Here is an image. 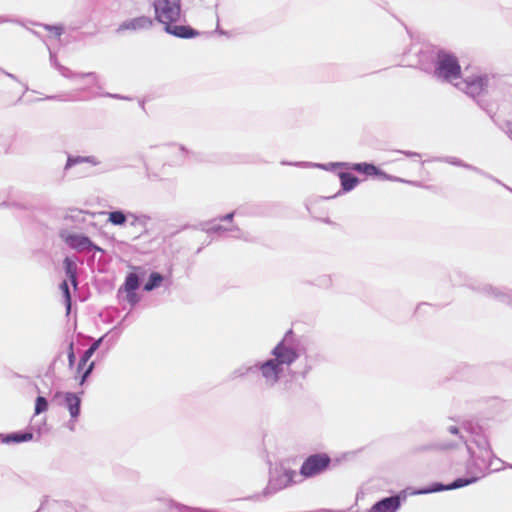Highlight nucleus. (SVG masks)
<instances>
[{
  "label": "nucleus",
  "mask_w": 512,
  "mask_h": 512,
  "mask_svg": "<svg viewBox=\"0 0 512 512\" xmlns=\"http://www.w3.org/2000/svg\"><path fill=\"white\" fill-rule=\"evenodd\" d=\"M154 6L156 19L165 26L168 33L185 39L199 35L190 26L176 25L181 18L180 0H157Z\"/></svg>",
  "instance_id": "1"
},
{
  "label": "nucleus",
  "mask_w": 512,
  "mask_h": 512,
  "mask_svg": "<svg viewBox=\"0 0 512 512\" xmlns=\"http://www.w3.org/2000/svg\"><path fill=\"white\" fill-rule=\"evenodd\" d=\"M435 73L438 77L451 82L460 77L461 67L455 56L441 52L437 57Z\"/></svg>",
  "instance_id": "2"
},
{
  "label": "nucleus",
  "mask_w": 512,
  "mask_h": 512,
  "mask_svg": "<svg viewBox=\"0 0 512 512\" xmlns=\"http://www.w3.org/2000/svg\"><path fill=\"white\" fill-rule=\"evenodd\" d=\"M330 463L331 459L325 453L311 455L303 462L300 474L304 478L314 477L324 472L329 467Z\"/></svg>",
  "instance_id": "3"
},
{
  "label": "nucleus",
  "mask_w": 512,
  "mask_h": 512,
  "mask_svg": "<svg viewBox=\"0 0 512 512\" xmlns=\"http://www.w3.org/2000/svg\"><path fill=\"white\" fill-rule=\"evenodd\" d=\"M487 85L488 79L486 76L475 75L467 77L461 83H457L456 87L475 98L480 96L486 90Z\"/></svg>",
  "instance_id": "4"
},
{
  "label": "nucleus",
  "mask_w": 512,
  "mask_h": 512,
  "mask_svg": "<svg viewBox=\"0 0 512 512\" xmlns=\"http://www.w3.org/2000/svg\"><path fill=\"white\" fill-rule=\"evenodd\" d=\"M274 360L282 365H290L297 358V353L294 349L285 346L282 342L279 343L272 351Z\"/></svg>",
  "instance_id": "5"
},
{
  "label": "nucleus",
  "mask_w": 512,
  "mask_h": 512,
  "mask_svg": "<svg viewBox=\"0 0 512 512\" xmlns=\"http://www.w3.org/2000/svg\"><path fill=\"white\" fill-rule=\"evenodd\" d=\"M260 370L263 377L274 384L278 381L279 375L283 369L274 359H270L261 365Z\"/></svg>",
  "instance_id": "6"
},
{
  "label": "nucleus",
  "mask_w": 512,
  "mask_h": 512,
  "mask_svg": "<svg viewBox=\"0 0 512 512\" xmlns=\"http://www.w3.org/2000/svg\"><path fill=\"white\" fill-rule=\"evenodd\" d=\"M401 505V499L399 496H391L384 498L381 501L375 503L369 512H396Z\"/></svg>",
  "instance_id": "7"
},
{
  "label": "nucleus",
  "mask_w": 512,
  "mask_h": 512,
  "mask_svg": "<svg viewBox=\"0 0 512 512\" xmlns=\"http://www.w3.org/2000/svg\"><path fill=\"white\" fill-rule=\"evenodd\" d=\"M474 481H476V478H472V479L459 478L449 485H442V484L436 483L430 488L423 489V490L419 491V493L427 494V493L439 492V491H443V490L457 489V488L467 486V485L473 483Z\"/></svg>",
  "instance_id": "8"
},
{
  "label": "nucleus",
  "mask_w": 512,
  "mask_h": 512,
  "mask_svg": "<svg viewBox=\"0 0 512 512\" xmlns=\"http://www.w3.org/2000/svg\"><path fill=\"white\" fill-rule=\"evenodd\" d=\"M295 471L283 469L277 472L276 476L271 480V485L275 489H282L294 482Z\"/></svg>",
  "instance_id": "9"
},
{
  "label": "nucleus",
  "mask_w": 512,
  "mask_h": 512,
  "mask_svg": "<svg viewBox=\"0 0 512 512\" xmlns=\"http://www.w3.org/2000/svg\"><path fill=\"white\" fill-rule=\"evenodd\" d=\"M295 471L283 469L277 472L276 476L271 480V485L275 489H282L294 482Z\"/></svg>",
  "instance_id": "10"
},
{
  "label": "nucleus",
  "mask_w": 512,
  "mask_h": 512,
  "mask_svg": "<svg viewBox=\"0 0 512 512\" xmlns=\"http://www.w3.org/2000/svg\"><path fill=\"white\" fill-rule=\"evenodd\" d=\"M65 242L73 249L86 250L92 246V242L86 236L79 234H71L65 238Z\"/></svg>",
  "instance_id": "11"
},
{
  "label": "nucleus",
  "mask_w": 512,
  "mask_h": 512,
  "mask_svg": "<svg viewBox=\"0 0 512 512\" xmlns=\"http://www.w3.org/2000/svg\"><path fill=\"white\" fill-rule=\"evenodd\" d=\"M94 353H95V351L92 348L89 347L84 352V354H83V356H82V358H81V360H80V362L78 364V368H77L78 372L83 371V375H82L80 384L84 383V381L86 380V378L88 377V375L91 373V371L94 368V362H90L88 364L87 368H85L86 365H87V362L90 360V358L93 356Z\"/></svg>",
  "instance_id": "12"
},
{
  "label": "nucleus",
  "mask_w": 512,
  "mask_h": 512,
  "mask_svg": "<svg viewBox=\"0 0 512 512\" xmlns=\"http://www.w3.org/2000/svg\"><path fill=\"white\" fill-rule=\"evenodd\" d=\"M94 353H95V351L92 348L89 347L84 352V354H83V356H82V358H81V360H80V362L78 364V368H77L78 372L83 371V375H82L80 384L84 383V381L86 380V378L88 377V375L91 373V371L94 368V362H90L88 364L87 368H85L86 365H87V362L90 360V358L93 356Z\"/></svg>",
  "instance_id": "13"
},
{
  "label": "nucleus",
  "mask_w": 512,
  "mask_h": 512,
  "mask_svg": "<svg viewBox=\"0 0 512 512\" xmlns=\"http://www.w3.org/2000/svg\"><path fill=\"white\" fill-rule=\"evenodd\" d=\"M94 353H95V351L92 348L89 347L84 352V354H83V356H82V358H81V360H80V362L78 364V368H77L78 372L83 371V375H82L80 384L84 383V381L86 380V378L88 377V375L91 373V371L94 368V362H90L88 364L87 368H85L86 365H87V362L90 360V358L93 356Z\"/></svg>",
  "instance_id": "14"
},
{
  "label": "nucleus",
  "mask_w": 512,
  "mask_h": 512,
  "mask_svg": "<svg viewBox=\"0 0 512 512\" xmlns=\"http://www.w3.org/2000/svg\"><path fill=\"white\" fill-rule=\"evenodd\" d=\"M64 398L71 417L77 418L80 413V398L76 394L71 392L65 393Z\"/></svg>",
  "instance_id": "15"
},
{
  "label": "nucleus",
  "mask_w": 512,
  "mask_h": 512,
  "mask_svg": "<svg viewBox=\"0 0 512 512\" xmlns=\"http://www.w3.org/2000/svg\"><path fill=\"white\" fill-rule=\"evenodd\" d=\"M351 169H353L355 171H358L360 173H363V174H365L367 176H380V177H383V178H387V175L384 172L380 171L373 164L357 163V164H353L351 166Z\"/></svg>",
  "instance_id": "16"
},
{
  "label": "nucleus",
  "mask_w": 512,
  "mask_h": 512,
  "mask_svg": "<svg viewBox=\"0 0 512 512\" xmlns=\"http://www.w3.org/2000/svg\"><path fill=\"white\" fill-rule=\"evenodd\" d=\"M33 437V433L31 432L0 434L1 442L5 444L27 442L31 441Z\"/></svg>",
  "instance_id": "17"
},
{
  "label": "nucleus",
  "mask_w": 512,
  "mask_h": 512,
  "mask_svg": "<svg viewBox=\"0 0 512 512\" xmlns=\"http://www.w3.org/2000/svg\"><path fill=\"white\" fill-rule=\"evenodd\" d=\"M341 185L344 191H350L355 188L359 182L358 178L351 173L341 172L339 174Z\"/></svg>",
  "instance_id": "18"
},
{
  "label": "nucleus",
  "mask_w": 512,
  "mask_h": 512,
  "mask_svg": "<svg viewBox=\"0 0 512 512\" xmlns=\"http://www.w3.org/2000/svg\"><path fill=\"white\" fill-rule=\"evenodd\" d=\"M139 287V278L137 274L130 273L127 275L124 283V289L126 292H135Z\"/></svg>",
  "instance_id": "19"
},
{
  "label": "nucleus",
  "mask_w": 512,
  "mask_h": 512,
  "mask_svg": "<svg viewBox=\"0 0 512 512\" xmlns=\"http://www.w3.org/2000/svg\"><path fill=\"white\" fill-rule=\"evenodd\" d=\"M108 221L113 225H123L126 222V215L122 211L109 212Z\"/></svg>",
  "instance_id": "20"
},
{
  "label": "nucleus",
  "mask_w": 512,
  "mask_h": 512,
  "mask_svg": "<svg viewBox=\"0 0 512 512\" xmlns=\"http://www.w3.org/2000/svg\"><path fill=\"white\" fill-rule=\"evenodd\" d=\"M162 280H163V277L159 273L154 272L150 275L149 280L147 281V283L144 286V289L146 291H151L154 288L158 287L160 285V283L162 282Z\"/></svg>",
  "instance_id": "21"
},
{
  "label": "nucleus",
  "mask_w": 512,
  "mask_h": 512,
  "mask_svg": "<svg viewBox=\"0 0 512 512\" xmlns=\"http://www.w3.org/2000/svg\"><path fill=\"white\" fill-rule=\"evenodd\" d=\"M64 266H65V271H66L67 276L69 277L71 282L75 285L76 284V268H75L74 263L69 258H65Z\"/></svg>",
  "instance_id": "22"
},
{
  "label": "nucleus",
  "mask_w": 512,
  "mask_h": 512,
  "mask_svg": "<svg viewBox=\"0 0 512 512\" xmlns=\"http://www.w3.org/2000/svg\"><path fill=\"white\" fill-rule=\"evenodd\" d=\"M48 409V402L43 396H38L35 402V414L45 412Z\"/></svg>",
  "instance_id": "23"
},
{
  "label": "nucleus",
  "mask_w": 512,
  "mask_h": 512,
  "mask_svg": "<svg viewBox=\"0 0 512 512\" xmlns=\"http://www.w3.org/2000/svg\"><path fill=\"white\" fill-rule=\"evenodd\" d=\"M60 289L62 290V292H63V294L65 296V299H66L67 304H68V308H70L71 296H70L69 287H68V284H67L66 281H63L60 284Z\"/></svg>",
  "instance_id": "24"
},
{
  "label": "nucleus",
  "mask_w": 512,
  "mask_h": 512,
  "mask_svg": "<svg viewBox=\"0 0 512 512\" xmlns=\"http://www.w3.org/2000/svg\"><path fill=\"white\" fill-rule=\"evenodd\" d=\"M73 347H74L73 342H70V344L68 346V362H69L70 367H72L75 362V354H74Z\"/></svg>",
  "instance_id": "25"
},
{
  "label": "nucleus",
  "mask_w": 512,
  "mask_h": 512,
  "mask_svg": "<svg viewBox=\"0 0 512 512\" xmlns=\"http://www.w3.org/2000/svg\"><path fill=\"white\" fill-rule=\"evenodd\" d=\"M136 23L138 26H141V27H144V26H151L152 25V20L149 19V18H139L136 20Z\"/></svg>",
  "instance_id": "26"
},
{
  "label": "nucleus",
  "mask_w": 512,
  "mask_h": 512,
  "mask_svg": "<svg viewBox=\"0 0 512 512\" xmlns=\"http://www.w3.org/2000/svg\"><path fill=\"white\" fill-rule=\"evenodd\" d=\"M47 30L53 32V34L57 37H59L61 34H62V28L61 27H56V26H46L45 27Z\"/></svg>",
  "instance_id": "27"
},
{
  "label": "nucleus",
  "mask_w": 512,
  "mask_h": 512,
  "mask_svg": "<svg viewBox=\"0 0 512 512\" xmlns=\"http://www.w3.org/2000/svg\"><path fill=\"white\" fill-rule=\"evenodd\" d=\"M127 299L130 303L134 304L136 302V294L135 292H127Z\"/></svg>",
  "instance_id": "28"
},
{
  "label": "nucleus",
  "mask_w": 512,
  "mask_h": 512,
  "mask_svg": "<svg viewBox=\"0 0 512 512\" xmlns=\"http://www.w3.org/2000/svg\"><path fill=\"white\" fill-rule=\"evenodd\" d=\"M101 341H102V338H100V339L96 340V341H95V342L90 346V348H92L94 351H96V350L98 349V347H99V345H100Z\"/></svg>",
  "instance_id": "29"
},
{
  "label": "nucleus",
  "mask_w": 512,
  "mask_h": 512,
  "mask_svg": "<svg viewBox=\"0 0 512 512\" xmlns=\"http://www.w3.org/2000/svg\"><path fill=\"white\" fill-rule=\"evenodd\" d=\"M449 431L452 433V434H458V428L455 427V426H452L449 428Z\"/></svg>",
  "instance_id": "30"
},
{
  "label": "nucleus",
  "mask_w": 512,
  "mask_h": 512,
  "mask_svg": "<svg viewBox=\"0 0 512 512\" xmlns=\"http://www.w3.org/2000/svg\"><path fill=\"white\" fill-rule=\"evenodd\" d=\"M232 218H233V214H232V213L227 214V215L225 216V219H228V220H231Z\"/></svg>",
  "instance_id": "31"
},
{
  "label": "nucleus",
  "mask_w": 512,
  "mask_h": 512,
  "mask_svg": "<svg viewBox=\"0 0 512 512\" xmlns=\"http://www.w3.org/2000/svg\"><path fill=\"white\" fill-rule=\"evenodd\" d=\"M88 76L95 77L94 73H89Z\"/></svg>",
  "instance_id": "32"
},
{
  "label": "nucleus",
  "mask_w": 512,
  "mask_h": 512,
  "mask_svg": "<svg viewBox=\"0 0 512 512\" xmlns=\"http://www.w3.org/2000/svg\"><path fill=\"white\" fill-rule=\"evenodd\" d=\"M60 395H61V393H60V392H57V393L55 394V397H58V396H60Z\"/></svg>",
  "instance_id": "33"
}]
</instances>
